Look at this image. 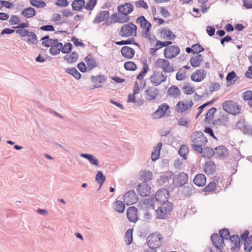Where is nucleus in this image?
<instances>
[{
    "label": "nucleus",
    "instance_id": "obj_64",
    "mask_svg": "<svg viewBox=\"0 0 252 252\" xmlns=\"http://www.w3.org/2000/svg\"><path fill=\"white\" fill-rule=\"evenodd\" d=\"M72 45L70 43H67L62 46L61 51L63 53H68L72 49Z\"/></svg>",
    "mask_w": 252,
    "mask_h": 252
},
{
    "label": "nucleus",
    "instance_id": "obj_16",
    "mask_svg": "<svg viewBox=\"0 0 252 252\" xmlns=\"http://www.w3.org/2000/svg\"><path fill=\"white\" fill-rule=\"evenodd\" d=\"M206 73L204 69H197L190 75L191 80L194 82H201L206 77Z\"/></svg>",
    "mask_w": 252,
    "mask_h": 252
},
{
    "label": "nucleus",
    "instance_id": "obj_20",
    "mask_svg": "<svg viewBox=\"0 0 252 252\" xmlns=\"http://www.w3.org/2000/svg\"><path fill=\"white\" fill-rule=\"evenodd\" d=\"M137 191L141 196H147L151 193V188L148 184L141 183L138 185Z\"/></svg>",
    "mask_w": 252,
    "mask_h": 252
},
{
    "label": "nucleus",
    "instance_id": "obj_43",
    "mask_svg": "<svg viewBox=\"0 0 252 252\" xmlns=\"http://www.w3.org/2000/svg\"><path fill=\"white\" fill-rule=\"evenodd\" d=\"M81 157L87 158L91 164L98 165V160L94 156L88 154H82Z\"/></svg>",
    "mask_w": 252,
    "mask_h": 252
},
{
    "label": "nucleus",
    "instance_id": "obj_58",
    "mask_svg": "<svg viewBox=\"0 0 252 252\" xmlns=\"http://www.w3.org/2000/svg\"><path fill=\"white\" fill-rule=\"evenodd\" d=\"M126 242L127 245H130L132 242V230L129 229L125 234Z\"/></svg>",
    "mask_w": 252,
    "mask_h": 252
},
{
    "label": "nucleus",
    "instance_id": "obj_47",
    "mask_svg": "<svg viewBox=\"0 0 252 252\" xmlns=\"http://www.w3.org/2000/svg\"><path fill=\"white\" fill-rule=\"evenodd\" d=\"M178 124L180 126L188 127L190 120L186 116H181L177 119Z\"/></svg>",
    "mask_w": 252,
    "mask_h": 252
},
{
    "label": "nucleus",
    "instance_id": "obj_14",
    "mask_svg": "<svg viewBox=\"0 0 252 252\" xmlns=\"http://www.w3.org/2000/svg\"><path fill=\"white\" fill-rule=\"evenodd\" d=\"M123 199L127 205H130L137 202L138 197L134 191L129 190L125 194Z\"/></svg>",
    "mask_w": 252,
    "mask_h": 252
},
{
    "label": "nucleus",
    "instance_id": "obj_37",
    "mask_svg": "<svg viewBox=\"0 0 252 252\" xmlns=\"http://www.w3.org/2000/svg\"><path fill=\"white\" fill-rule=\"evenodd\" d=\"M109 15V12L108 11H103L100 12L95 17L94 22L95 23H100L106 19Z\"/></svg>",
    "mask_w": 252,
    "mask_h": 252
},
{
    "label": "nucleus",
    "instance_id": "obj_30",
    "mask_svg": "<svg viewBox=\"0 0 252 252\" xmlns=\"http://www.w3.org/2000/svg\"><path fill=\"white\" fill-rule=\"evenodd\" d=\"M121 52L123 56L127 59L132 58L135 54L134 50L128 46L123 47L121 49Z\"/></svg>",
    "mask_w": 252,
    "mask_h": 252
},
{
    "label": "nucleus",
    "instance_id": "obj_18",
    "mask_svg": "<svg viewBox=\"0 0 252 252\" xmlns=\"http://www.w3.org/2000/svg\"><path fill=\"white\" fill-rule=\"evenodd\" d=\"M159 33L160 38L163 40H167L166 41L174 40L176 37L175 34L167 28H162L159 31Z\"/></svg>",
    "mask_w": 252,
    "mask_h": 252
},
{
    "label": "nucleus",
    "instance_id": "obj_15",
    "mask_svg": "<svg viewBox=\"0 0 252 252\" xmlns=\"http://www.w3.org/2000/svg\"><path fill=\"white\" fill-rule=\"evenodd\" d=\"M21 18L17 15H12L9 20V22L10 25H18L17 26L14 27L15 29L27 28L29 27V24L28 21L24 23H21Z\"/></svg>",
    "mask_w": 252,
    "mask_h": 252
},
{
    "label": "nucleus",
    "instance_id": "obj_55",
    "mask_svg": "<svg viewBox=\"0 0 252 252\" xmlns=\"http://www.w3.org/2000/svg\"><path fill=\"white\" fill-rule=\"evenodd\" d=\"M148 70L149 66L147 64H145L140 72L137 75L136 78L139 80H142Z\"/></svg>",
    "mask_w": 252,
    "mask_h": 252
},
{
    "label": "nucleus",
    "instance_id": "obj_60",
    "mask_svg": "<svg viewBox=\"0 0 252 252\" xmlns=\"http://www.w3.org/2000/svg\"><path fill=\"white\" fill-rule=\"evenodd\" d=\"M216 184L215 182H211L204 188V190L206 192L214 191L216 189Z\"/></svg>",
    "mask_w": 252,
    "mask_h": 252
},
{
    "label": "nucleus",
    "instance_id": "obj_52",
    "mask_svg": "<svg viewBox=\"0 0 252 252\" xmlns=\"http://www.w3.org/2000/svg\"><path fill=\"white\" fill-rule=\"evenodd\" d=\"M97 0H88L87 3H85V8L88 11H92L94 9L96 5Z\"/></svg>",
    "mask_w": 252,
    "mask_h": 252
},
{
    "label": "nucleus",
    "instance_id": "obj_24",
    "mask_svg": "<svg viewBox=\"0 0 252 252\" xmlns=\"http://www.w3.org/2000/svg\"><path fill=\"white\" fill-rule=\"evenodd\" d=\"M153 178V173L148 170H142L139 173L138 180L146 183L151 181Z\"/></svg>",
    "mask_w": 252,
    "mask_h": 252
},
{
    "label": "nucleus",
    "instance_id": "obj_45",
    "mask_svg": "<svg viewBox=\"0 0 252 252\" xmlns=\"http://www.w3.org/2000/svg\"><path fill=\"white\" fill-rule=\"evenodd\" d=\"M78 55L75 52H72L69 55H66L64 57V60L69 63H72L77 61Z\"/></svg>",
    "mask_w": 252,
    "mask_h": 252
},
{
    "label": "nucleus",
    "instance_id": "obj_50",
    "mask_svg": "<svg viewBox=\"0 0 252 252\" xmlns=\"http://www.w3.org/2000/svg\"><path fill=\"white\" fill-rule=\"evenodd\" d=\"M65 72L72 75L76 79H79L81 78V74L74 67L66 69Z\"/></svg>",
    "mask_w": 252,
    "mask_h": 252
},
{
    "label": "nucleus",
    "instance_id": "obj_29",
    "mask_svg": "<svg viewBox=\"0 0 252 252\" xmlns=\"http://www.w3.org/2000/svg\"><path fill=\"white\" fill-rule=\"evenodd\" d=\"M72 9L74 11H82L85 6V0H74L71 3Z\"/></svg>",
    "mask_w": 252,
    "mask_h": 252
},
{
    "label": "nucleus",
    "instance_id": "obj_25",
    "mask_svg": "<svg viewBox=\"0 0 252 252\" xmlns=\"http://www.w3.org/2000/svg\"><path fill=\"white\" fill-rule=\"evenodd\" d=\"M117 10L119 12L128 15L133 10V6L130 3H125L118 5Z\"/></svg>",
    "mask_w": 252,
    "mask_h": 252
},
{
    "label": "nucleus",
    "instance_id": "obj_8",
    "mask_svg": "<svg viewBox=\"0 0 252 252\" xmlns=\"http://www.w3.org/2000/svg\"><path fill=\"white\" fill-rule=\"evenodd\" d=\"M172 208L173 205L171 202L161 204L156 210L158 218L162 219L165 218L167 214L172 211Z\"/></svg>",
    "mask_w": 252,
    "mask_h": 252
},
{
    "label": "nucleus",
    "instance_id": "obj_7",
    "mask_svg": "<svg viewBox=\"0 0 252 252\" xmlns=\"http://www.w3.org/2000/svg\"><path fill=\"white\" fill-rule=\"evenodd\" d=\"M166 58H158L155 63L156 67L162 70L163 72L171 73L174 71L173 65L170 64V62Z\"/></svg>",
    "mask_w": 252,
    "mask_h": 252
},
{
    "label": "nucleus",
    "instance_id": "obj_28",
    "mask_svg": "<svg viewBox=\"0 0 252 252\" xmlns=\"http://www.w3.org/2000/svg\"><path fill=\"white\" fill-rule=\"evenodd\" d=\"M203 62V57L201 54H195L191 58L190 63L194 67H197L201 65Z\"/></svg>",
    "mask_w": 252,
    "mask_h": 252
},
{
    "label": "nucleus",
    "instance_id": "obj_11",
    "mask_svg": "<svg viewBox=\"0 0 252 252\" xmlns=\"http://www.w3.org/2000/svg\"><path fill=\"white\" fill-rule=\"evenodd\" d=\"M193 105L192 100L179 101L175 106L176 112L178 113H185L190 109Z\"/></svg>",
    "mask_w": 252,
    "mask_h": 252
},
{
    "label": "nucleus",
    "instance_id": "obj_2",
    "mask_svg": "<svg viewBox=\"0 0 252 252\" xmlns=\"http://www.w3.org/2000/svg\"><path fill=\"white\" fill-rule=\"evenodd\" d=\"M137 26L132 22H130L122 26L119 33L121 37H131L133 38L137 35Z\"/></svg>",
    "mask_w": 252,
    "mask_h": 252
},
{
    "label": "nucleus",
    "instance_id": "obj_59",
    "mask_svg": "<svg viewBox=\"0 0 252 252\" xmlns=\"http://www.w3.org/2000/svg\"><path fill=\"white\" fill-rule=\"evenodd\" d=\"M134 5L138 8H143L147 9L149 8L148 4L144 0H138L135 1Z\"/></svg>",
    "mask_w": 252,
    "mask_h": 252
},
{
    "label": "nucleus",
    "instance_id": "obj_19",
    "mask_svg": "<svg viewBox=\"0 0 252 252\" xmlns=\"http://www.w3.org/2000/svg\"><path fill=\"white\" fill-rule=\"evenodd\" d=\"M158 95V90L155 86L148 87L145 91V98L147 100H154Z\"/></svg>",
    "mask_w": 252,
    "mask_h": 252
},
{
    "label": "nucleus",
    "instance_id": "obj_63",
    "mask_svg": "<svg viewBox=\"0 0 252 252\" xmlns=\"http://www.w3.org/2000/svg\"><path fill=\"white\" fill-rule=\"evenodd\" d=\"M20 29L17 30L16 32L20 35L21 37H26L29 34L30 31L26 28H19Z\"/></svg>",
    "mask_w": 252,
    "mask_h": 252
},
{
    "label": "nucleus",
    "instance_id": "obj_56",
    "mask_svg": "<svg viewBox=\"0 0 252 252\" xmlns=\"http://www.w3.org/2000/svg\"><path fill=\"white\" fill-rule=\"evenodd\" d=\"M105 176L103 174L102 172L98 171L96 174L95 180L99 183L100 187L105 181Z\"/></svg>",
    "mask_w": 252,
    "mask_h": 252
},
{
    "label": "nucleus",
    "instance_id": "obj_36",
    "mask_svg": "<svg viewBox=\"0 0 252 252\" xmlns=\"http://www.w3.org/2000/svg\"><path fill=\"white\" fill-rule=\"evenodd\" d=\"M22 15L26 18H31L35 15L36 12L32 7H29L25 8L21 13Z\"/></svg>",
    "mask_w": 252,
    "mask_h": 252
},
{
    "label": "nucleus",
    "instance_id": "obj_17",
    "mask_svg": "<svg viewBox=\"0 0 252 252\" xmlns=\"http://www.w3.org/2000/svg\"><path fill=\"white\" fill-rule=\"evenodd\" d=\"M188 177L186 173L181 172L174 177L173 182L176 186L181 187L187 183Z\"/></svg>",
    "mask_w": 252,
    "mask_h": 252
},
{
    "label": "nucleus",
    "instance_id": "obj_21",
    "mask_svg": "<svg viewBox=\"0 0 252 252\" xmlns=\"http://www.w3.org/2000/svg\"><path fill=\"white\" fill-rule=\"evenodd\" d=\"M138 209L135 207H129L127 209L126 215L128 220L132 222H135L138 219Z\"/></svg>",
    "mask_w": 252,
    "mask_h": 252
},
{
    "label": "nucleus",
    "instance_id": "obj_38",
    "mask_svg": "<svg viewBox=\"0 0 252 252\" xmlns=\"http://www.w3.org/2000/svg\"><path fill=\"white\" fill-rule=\"evenodd\" d=\"M202 156L206 158L210 159L215 155L214 151L210 147H205L202 149Z\"/></svg>",
    "mask_w": 252,
    "mask_h": 252
},
{
    "label": "nucleus",
    "instance_id": "obj_61",
    "mask_svg": "<svg viewBox=\"0 0 252 252\" xmlns=\"http://www.w3.org/2000/svg\"><path fill=\"white\" fill-rule=\"evenodd\" d=\"M192 47L193 54H199L198 53L204 50V48L199 44H194L192 46Z\"/></svg>",
    "mask_w": 252,
    "mask_h": 252
},
{
    "label": "nucleus",
    "instance_id": "obj_46",
    "mask_svg": "<svg viewBox=\"0 0 252 252\" xmlns=\"http://www.w3.org/2000/svg\"><path fill=\"white\" fill-rule=\"evenodd\" d=\"M184 93L186 94H191L195 92L194 87L190 83H187L183 87Z\"/></svg>",
    "mask_w": 252,
    "mask_h": 252
},
{
    "label": "nucleus",
    "instance_id": "obj_49",
    "mask_svg": "<svg viewBox=\"0 0 252 252\" xmlns=\"http://www.w3.org/2000/svg\"><path fill=\"white\" fill-rule=\"evenodd\" d=\"M179 154L183 157L184 159L187 158V155L189 153V149L187 145H182L179 150Z\"/></svg>",
    "mask_w": 252,
    "mask_h": 252
},
{
    "label": "nucleus",
    "instance_id": "obj_35",
    "mask_svg": "<svg viewBox=\"0 0 252 252\" xmlns=\"http://www.w3.org/2000/svg\"><path fill=\"white\" fill-rule=\"evenodd\" d=\"M231 249L233 251L236 250L240 247V238L238 235H233L230 237Z\"/></svg>",
    "mask_w": 252,
    "mask_h": 252
},
{
    "label": "nucleus",
    "instance_id": "obj_4",
    "mask_svg": "<svg viewBox=\"0 0 252 252\" xmlns=\"http://www.w3.org/2000/svg\"><path fill=\"white\" fill-rule=\"evenodd\" d=\"M163 236L160 233L156 232L150 234L147 238V244L151 249L159 248L162 245Z\"/></svg>",
    "mask_w": 252,
    "mask_h": 252
},
{
    "label": "nucleus",
    "instance_id": "obj_54",
    "mask_svg": "<svg viewBox=\"0 0 252 252\" xmlns=\"http://www.w3.org/2000/svg\"><path fill=\"white\" fill-rule=\"evenodd\" d=\"M30 3L33 6L38 8H43L45 7L46 4L44 1H39L37 0H30Z\"/></svg>",
    "mask_w": 252,
    "mask_h": 252
},
{
    "label": "nucleus",
    "instance_id": "obj_6",
    "mask_svg": "<svg viewBox=\"0 0 252 252\" xmlns=\"http://www.w3.org/2000/svg\"><path fill=\"white\" fill-rule=\"evenodd\" d=\"M223 110L227 113L236 115L241 112V107L238 104L232 100H227L222 104Z\"/></svg>",
    "mask_w": 252,
    "mask_h": 252
},
{
    "label": "nucleus",
    "instance_id": "obj_42",
    "mask_svg": "<svg viewBox=\"0 0 252 252\" xmlns=\"http://www.w3.org/2000/svg\"><path fill=\"white\" fill-rule=\"evenodd\" d=\"M29 34L27 35L28 39L27 40V43L30 44H36L38 42L37 37L36 34L33 32H30Z\"/></svg>",
    "mask_w": 252,
    "mask_h": 252
},
{
    "label": "nucleus",
    "instance_id": "obj_33",
    "mask_svg": "<svg viewBox=\"0 0 252 252\" xmlns=\"http://www.w3.org/2000/svg\"><path fill=\"white\" fill-rule=\"evenodd\" d=\"M193 183L198 187L204 186L206 183L205 176L203 174H198L195 176L193 179Z\"/></svg>",
    "mask_w": 252,
    "mask_h": 252
},
{
    "label": "nucleus",
    "instance_id": "obj_39",
    "mask_svg": "<svg viewBox=\"0 0 252 252\" xmlns=\"http://www.w3.org/2000/svg\"><path fill=\"white\" fill-rule=\"evenodd\" d=\"M242 98L245 101H248V104L252 107V91L248 90L243 92Z\"/></svg>",
    "mask_w": 252,
    "mask_h": 252
},
{
    "label": "nucleus",
    "instance_id": "obj_51",
    "mask_svg": "<svg viewBox=\"0 0 252 252\" xmlns=\"http://www.w3.org/2000/svg\"><path fill=\"white\" fill-rule=\"evenodd\" d=\"M124 67L126 70L134 71L137 69V65L132 61H127L125 63Z\"/></svg>",
    "mask_w": 252,
    "mask_h": 252
},
{
    "label": "nucleus",
    "instance_id": "obj_62",
    "mask_svg": "<svg viewBox=\"0 0 252 252\" xmlns=\"http://www.w3.org/2000/svg\"><path fill=\"white\" fill-rule=\"evenodd\" d=\"M159 9L160 14L163 17L166 18L169 17L170 16V12L166 7H160Z\"/></svg>",
    "mask_w": 252,
    "mask_h": 252
},
{
    "label": "nucleus",
    "instance_id": "obj_23",
    "mask_svg": "<svg viewBox=\"0 0 252 252\" xmlns=\"http://www.w3.org/2000/svg\"><path fill=\"white\" fill-rule=\"evenodd\" d=\"M167 95L172 98H178L181 94V92L178 87L176 85H172L167 91Z\"/></svg>",
    "mask_w": 252,
    "mask_h": 252
},
{
    "label": "nucleus",
    "instance_id": "obj_44",
    "mask_svg": "<svg viewBox=\"0 0 252 252\" xmlns=\"http://www.w3.org/2000/svg\"><path fill=\"white\" fill-rule=\"evenodd\" d=\"M42 45L46 47H49L52 45L55 42L56 39L49 38V36L47 35L42 38Z\"/></svg>",
    "mask_w": 252,
    "mask_h": 252
},
{
    "label": "nucleus",
    "instance_id": "obj_48",
    "mask_svg": "<svg viewBox=\"0 0 252 252\" xmlns=\"http://www.w3.org/2000/svg\"><path fill=\"white\" fill-rule=\"evenodd\" d=\"M244 249L247 252H250L252 249V235L248 237L245 241Z\"/></svg>",
    "mask_w": 252,
    "mask_h": 252
},
{
    "label": "nucleus",
    "instance_id": "obj_10",
    "mask_svg": "<svg viewBox=\"0 0 252 252\" xmlns=\"http://www.w3.org/2000/svg\"><path fill=\"white\" fill-rule=\"evenodd\" d=\"M149 40L151 43H152L153 41H155L156 40V43L154 46L151 48L149 50V52L152 56L156 55L157 54V51L162 48L172 44V42L170 41H161L160 40H156V38L155 37H154V38H152L151 40Z\"/></svg>",
    "mask_w": 252,
    "mask_h": 252
},
{
    "label": "nucleus",
    "instance_id": "obj_1",
    "mask_svg": "<svg viewBox=\"0 0 252 252\" xmlns=\"http://www.w3.org/2000/svg\"><path fill=\"white\" fill-rule=\"evenodd\" d=\"M190 140L192 143L191 145L192 149L199 153H202V147L208 142L203 133L200 131L194 132L190 136Z\"/></svg>",
    "mask_w": 252,
    "mask_h": 252
},
{
    "label": "nucleus",
    "instance_id": "obj_32",
    "mask_svg": "<svg viewBox=\"0 0 252 252\" xmlns=\"http://www.w3.org/2000/svg\"><path fill=\"white\" fill-rule=\"evenodd\" d=\"M215 155L220 158H224L228 154L227 149L223 146H219L215 149Z\"/></svg>",
    "mask_w": 252,
    "mask_h": 252
},
{
    "label": "nucleus",
    "instance_id": "obj_34",
    "mask_svg": "<svg viewBox=\"0 0 252 252\" xmlns=\"http://www.w3.org/2000/svg\"><path fill=\"white\" fill-rule=\"evenodd\" d=\"M62 48V43L59 42L58 40H56L55 42L50 48V53L51 55H56L60 53Z\"/></svg>",
    "mask_w": 252,
    "mask_h": 252
},
{
    "label": "nucleus",
    "instance_id": "obj_53",
    "mask_svg": "<svg viewBox=\"0 0 252 252\" xmlns=\"http://www.w3.org/2000/svg\"><path fill=\"white\" fill-rule=\"evenodd\" d=\"M235 76L236 74L234 71H232L227 74L226 79L227 82L228 86H231L235 82L234 79L235 78Z\"/></svg>",
    "mask_w": 252,
    "mask_h": 252
},
{
    "label": "nucleus",
    "instance_id": "obj_13",
    "mask_svg": "<svg viewBox=\"0 0 252 252\" xmlns=\"http://www.w3.org/2000/svg\"><path fill=\"white\" fill-rule=\"evenodd\" d=\"M169 108L167 103H163L159 106L158 109L152 114L153 119H158L164 117Z\"/></svg>",
    "mask_w": 252,
    "mask_h": 252
},
{
    "label": "nucleus",
    "instance_id": "obj_22",
    "mask_svg": "<svg viewBox=\"0 0 252 252\" xmlns=\"http://www.w3.org/2000/svg\"><path fill=\"white\" fill-rule=\"evenodd\" d=\"M112 18L115 22L119 23L126 24L130 20V17L129 15L126 14H122L118 12L112 15Z\"/></svg>",
    "mask_w": 252,
    "mask_h": 252
},
{
    "label": "nucleus",
    "instance_id": "obj_31",
    "mask_svg": "<svg viewBox=\"0 0 252 252\" xmlns=\"http://www.w3.org/2000/svg\"><path fill=\"white\" fill-rule=\"evenodd\" d=\"M85 61L89 70H92L97 65V63L95 59L91 54L86 56L85 59Z\"/></svg>",
    "mask_w": 252,
    "mask_h": 252
},
{
    "label": "nucleus",
    "instance_id": "obj_5",
    "mask_svg": "<svg viewBox=\"0 0 252 252\" xmlns=\"http://www.w3.org/2000/svg\"><path fill=\"white\" fill-rule=\"evenodd\" d=\"M137 24L140 26V27L144 30L142 36L149 40H151L152 37L150 33L151 29V24L148 22L144 16H141L137 18L136 20Z\"/></svg>",
    "mask_w": 252,
    "mask_h": 252
},
{
    "label": "nucleus",
    "instance_id": "obj_9",
    "mask_svg": "<svg viewBox=\"0 0 252 252\" xmlns=\"http://www.w3.org/2000/svg\"><path fill=\"white\" fill-rule=\"evenodd\" d=\"M180 50L176 45H167L163 50V55L165 58L172 59L176 57L180 53Z\"/></svg>",
    "mask_w": 252,
    "mask_h": 252
},
{
    "label": "nucleus",
    "instance_id": "obj_57",
    "mask_svg": "<svg viewBox=\"0 0 252 252\" xmlns=\"http://www.w3.org/2000/svg\"><path fill=\"white\" fill-rule=\"evenodd\" d=\"M217 111V109L215 107H212L210 109L205 116V120L210 121L211 120L213 119L214 115Z\"/></svg>",
    "mask_w": 252,
    "mask_h": 252
},
{
    "label": "nucleus",
    "instance_id": "obj_3",
    "mask_svg": "<svg viewBox=\"0 0 252 252\" xmlns=\"http://www.w3.org/2000/svg\"><path fill=\"white\" fill-rule=\"evenodd\" d=\"M167 74L161 70H154L149 77L150 83L155 87H157L162 83L165 82L167 80Z\"/></svg>",
    "mask_w": 252,
    "mask_h": 252
},
{
    "label": "nucleus",
    "instance_id": "obj_26",
    "mask_svg": "<svg viewBox=\"0 0 252 252\" xmlns=\"http://www.w3.org/2000/svg\"><path fill=\"white\" fill-rule=\"evenodd\" d=\"M216 170V165L211 160L207 161L203 166V171L207 175L214 174Z\"/></svg>",
    "mask_w": 252,
    "mask_h": 252
},
{
    "label": "nucleus",
    "instance_id": "obj_12",
    "mask_svg": "<svg viewBox=\"0 0 252 252\" xmlns=\"http://www.w3.org/2000/svg\"><path fill=\"white\" fill-rule=\"evenodd\" d=\"M169 197V192L165 189H159L155 195L156 200L161 204L169 202L168 201Z\"/></svg>",
    "mask_w": 252,
    "mask_h": 252
},
{
    "label": "nucleus",
    "instance_id": "obj_40",
    "mask_svg": "<svg viewBox=\"0 0 252 252\" xmlns=\"http://www.w3.org/2000/svg\"><path fill=\"white\" fill-rule=\"evenodd\" d=\"M113 207L115 211L119 213H123L125 209V205L123 202L118 200L114 202Z\"/></svg>",
    "mask_w": 252,
    "mask_h": 252
},
{
    "label": "nucleus",
    "instance_id": "obj_27",
    "mask_svg": "<svg viewBox=\"0 0 252 252\" xmlns=\"http://www.w3.org/2000/svg\"><path fill=\"white\" fill-rule=\"evenodd\" d=\"M211 241L216 247H224V242L223 238L218 234H213L211 237Z\"/></svg>",
    "mask_w": 252,
    "mask_h": 252
},
{
    "label": "nucleus",
    "instance_id": "obj_41",
    "mask_svg": "<svg viewBox=\"0 0 252 252\" xmlns=\"http://www.w3.org/2000/svg\"><path fill=\"white\" fill-rule=\"evenodd\" d=\"M161 146L162 143L161 142L158 143L155 147L154 151L152 153L151 158L153 161H155L158 158Z\"/></svg>",
    "mask_w": 252,
    "mask_h": 252
}]
</instances>
